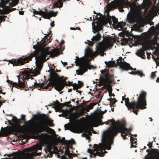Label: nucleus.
Masks as SVG:
<instances>
[{
    "instance_id": "11",
    "label": "nucleus",
    "mask_w": 159,
    "mask_h": 159,
    "mask_svg": "<svg viewBox=\"0 0 159 159\" xmlns=\"http://www.w3.org/2000/svg\"><path fill=\"white\" fill-rule=\"evenodd\" d=\"M117 65L119 66V68L122 71H128L132 68L129 64L124 61V59L122 57H120L117 60Z\"/></svg>"
},
{
    "instance_id": "6",
    "label": "nucleus",
    "mask_w": 159,
    "mask_h": 159,
    "mask_svg": "<svg viewBox=\"0 0 159 159\" xmlns=\"http://www.w3.org/2000/svg\"><path fill=\"white\" fill-rule=\"evenodd\" d=\"M146 95L147 93L145 92L142 91L138 98L137 102L133 101L130 102L129 98H125V105L129 110L132 109L133 112L137 115L140 109H143L146 108L145 106L147 105L146 99Z\"/></svg>"
},
{
    "instance_id": "2",
    "label": "nucleus",
    "mask_w": 159,
    "mask_h": 159,
    "mask_svg": "<svg viewBox=\"0 0 159 159\" xmlns=\"http://www.w3.org/2000/svg\"><path fill=\"white\" fill-rule=\"evenodd\" d=\"M60 54L59 49L54 48L50 51H48V48H46L45 50L41 52L38 56H36L35 53H31L30 55L26 57H20L18 59H12L10 62L12 64L13 66H18L24 65L26 63H28L29 61L31 60L33 57H35L36 64L37 68L40 71L42 67L43 61H45L49 59L48 57L46 58L48 55H50V57L53 58L57 57Z\"/></svg>"
},
{
    "instance_id": "22",
    "label": "nucleus",
    "mask_w": 159,
    "mask_h": 159,
    "mask_svg": "<svg viewBox=\"0 0 159 159\" xmlns=\"http://www.w3.org/2000/svg\"><path fill=\"white\" fill-rule=\"evenodd\" d=\"M30 72L27 70H25L23 72V78L24 79L28 80L32 78V75L30 74Z\"/></svg>"
},
{
    "instance_id": "17",
    "label": "nucleus",
    "mask_w": 159,
    "mask_h": 159,
    "mask_svg": "<svg viewBox=\"0 0 159 159\" xmlns=\"http://www.w3.org/2000/svg\"><path fill=\"white\" fill-rule=\"evenodd\" d=\"M127 20L129 23L134 24L136 22L137 17L134 14H130L127 16Z\"/></svg>"
},
{
    "instance_id": "44",
    "label": "nucleus",
    "mask_w": 159,
    "mask_h": 159,
    "mask_svg": "<svg viewBox=\"0 0 159 159\" xmlns=\"http://www.w3.org/2000/svg\"><path fill=\"white\" fill-rule=\"evenodd\" d=\"M32 86L36 88L37 87H40V84L37 83L36 82H35L34 83V84L32 85Z\"/></svg>"
},
{
    "instance_id": "63",
    "label": "nucleus",
    "mask_w": 159,
    "mask_h": 159,
    "mask_svg": "<svg viewBox=\"0 0 159 159\" xmlns=\"http://www.w3.org/2000/svg\"><path fill=\"white\" fill-rule=\"evenodd\" d=\"M112 98H109V99H107V100H108V101H110L111 102V101H112Z\"/></svg>"
},
{
    "instance_id": "45",
    "label": "nucleus",
    "mask_w": 159,
    "mask_h": 159,
    "mask_svg": "<svg viewBox=\"0 0 159 159\" xmlns=\"http://www.w3.org/2000/svg\"><path fill=\"white\" fill-rule=\"evenodd\" d=\"M68 141H70V142L69 143H70L68 144V145H67V146H69L70 145L72 144H74L75 142V140L73 139H72L71 140H69Z\"/></svg>"
},
{
    "instance_id": "52",
    "label": "nucleus",
    "mask_w": 159,
    "mask_h": 159,
    "mask_svg": "<svg viewBox=\"0 0 159 159\" xmlns=\"http://www.w3.org/2000/svg\"><path fill=\"white\" fill-rule=\"evenodd\" d=\"M61 159H69L67 158L65 155H62Z\"/></svg>"
},
{
    "instance_id": "51",
    "label": "nucleus",
    "mask_w": 159,
    "mask_h": 159,
    "mask_svg": "<svg viewBox=\"0 0 159 159\" xmlns=\"http://www.w3.org/2000/svg\"><path fill=\"white\" fill-rule=\"evenodd\" d=\"M136 71H132L130 72L129 73L130 74H131V75H136Z\"/></svg>"
},
{
    "instance_id": "24",
    "label": "nucleus",
    "mask_w": 159,
    "mask_h": 159,
    "mask_svg": "<svg viewBox=\"0 0 159 159\" xmlns=\"http://www.w3.org/2000/svg\"><path fill=\"white\" fill-rule=\"evenodd\" d=\"M65 155L68 156L69 159L72 158V154L70 152V151L68 147H67L66 149Z\"/></svg>"
},
{
    "instance_id": "1",
    "label": "nucleus",
    "mask_w": 159,
    "mask_h": 159,
    "mask_svg": "<svg viewBox=\"0 0 159 159\" xmlns=\"http://www.w3.org/2000/svg\"><path fill=\"white\" fill-rule=\"evenodd\" d=\"M39 116L40 119V120L37 122L34 127L32 128L30 126L32 120H30L26 121L25 116L22 115V120L24 122L25 125L21 126L19 125L18 126L7 127V128L8 129L7 130L4 129L2 131V132L5 135H7L9 134H13L14 133H23L24 130H25V131L32 134L38 135L39 137H41L47 135L46 134H44L43 133L39 134L42 132H48V130L53 131L52 129L48 127L54 126L53 120L49 118L48 116H47L45 114H40Z\"/></svg>"
},
{
    "instance_id": "47",
    "label": "nucleus",
    "mask_w": 159,
    "mask_h": 159,
    "mask_svg": "<svg viewBox=\"0 0 159 159\" xmlns=\"http://www.w3.org/2000/svg\"><path fill=\"white\" fill-rule=\"evenodd\" d=\"M112 101H111V103H113V104H115L117 101V100L115 98H112Z\"/></svg>"
},
{
    "instance_id": "32",
    "label": "nucleus",
    "mask_w": 159,
    "mask_h": 159,
    "mask_svg": "<svg viewBox=\"0 0 159 159\" xmlns=\"http://www.w3.org/2000/svg\"><path fill=\"white\" fill-rule=\"evenodd\" d=\"M136 75H138L141 77L145 76V75L143 73L142 71L139 70L136 71Z\"/></svg>"
},
{
    "instance_id": "62",
    "label": "nucleus",
    "mask_w": 159,
    "mask_h": 159,
    "mask_svg": "<svg viewBox=\"0 0 159 159\" xmlns=\"http://www.w3.org/2000/svg\"><path fill=\"white\" fill-rule=\"evenodd\" d=\"M113 104H114L111 102L110 103V107L112 108L113 107Z\"/></svg>"
},
{
    "instance_id": "36",
    "label": "nucleus",
    "mask_w": 159,
    "mask_h": 159,
    "mask_svg": "<svg viewBox=\"0 0 159 159\" xmlns=\"http://www.w3.org/2000/svg\"><path fill=\"white\" fill-rule=\"evenodd\" d=\"M152 149H151V150H150V149H147V150H146V152H149L150 153L151 155L149 156H148L147 157H146L145 158V159H146L148 157H150V156H157L158 157V158H159V155H154V154H153L152 152Z\"/></svg>"
},
{
    "instance_id": "38",
    "label": "nucleus",
    "mask_w": 159,
    "mask_h": 159,
    "mask_svg": "<svg viewBox=\"0 0 159 159\" xmlns=\"http://www.w3.org/2000/svg\"><path fill=\"white\" fill-rule=\"evenodd\" d=\"M7 82L9 84L13 85V87H16V85H17L16 82H14L12 81H11L9 80H7Z\"/></svg>"
},
{
    "instance_id": "19",
    "label": "nucleus",
    "mask_w": 159,
    "mask_h": 159,
    "mask_svg": "<svg viewBox=\"0 0 159 159\" xmlns=\"http://www.w3.org/2000/svg\"><path fill=\"white\" fill-rule=\"evenodd\" d=\"M146 50V49H145L141 48L137 51L136 54L138 56L144 59L146 57L145 55V51Z\"/></svg>"
},
{
    "instance_id": "43",
    "label": "nucleus",
    "mask_w": 159,
    "mask_h": 159,
    "mask_svg": "<svg viewBox=\"0 0 159 159\" xmlns=\"http://www.w3.org/2000/svg\"><path fill=\"white\" fill-rule=\"evenodd\" d=\"M157 71L152 72L151 74V78L152 79H154L156 76V73Z\"/></svg>"
},
{
    "instance_id": "39",
    "label": "nucleus",
    "mask_w": 159,
    "mask_h": 159,
    "mask_svg": "<svg viewBox=\"0 0 159 159\" xmlns=\"http://www.w3.org/2000/svg\"><path fill=\"white\" fill-rule=\"evenodd\" d=\"M7 127L6 128H3V127H2L1 129L2 130V131L0 133V137L2 136H8L9 134H8L7 135H5L2 132V131H3L4 129L5 130H7L8 129V128H7Z\"/></svg>"
},
{
    "instance_id": "35",
    "label": "nucleus",
    "mask_w": 159,
    "mask_h": 159,
    "mask_svg": "<svg viewBox=\"0 0 159 159\" xmlns=\"http://www.w3.org/2000/svg\"><path fill=\"white\" fill-rule=\"evenodd\" d=\"M78 84H74L76 85L77 86H78V88L80 89L81 88L82 86H83L84 84L83 82L80 81H78Z\"/></svg>"
},
{
    "instance_id": "26",
    "label": "nucleus",
    "mask_w": 159,
    "mask_h": 159,
    "mask_svg": "<svg viewBox=\"0 0 159 159\" xmlns=\"http://www.w3.org/2000/svg\"><path fill=\"white\" fill-rule=\"evenodd\" d=\"M126 25V23L123 22H118V23L116 25L117 28H120L121 29H122L123 28L124 26H125Z\"/></svg>"
},
{
    "instance_id": "27",
    "label": "nucleus",
    "mask_w": 159,
    "mask_h": 159,
    "mask_svg": "<svg viewBox=\"0 0 159 159\" xmlns=\"http://www.w3.org/2000/svg\"><path fill=\"white\" fill-rule=\"evenodd\" d=\"M50 38V37H49V38H48V37L47 36H44V39H46V40L47 39V40H45L43 42V46H45L50 42L51 41L49 40Z\"/></svg>"
},
{
    "instance_id": "23",
    "label": "nucleus",
    "mask_w": 159,
    "mask_h": 159,
    "mask_svg": "<svg viewBox=\"0 0 159 159\" xmlns=\"http://www.w3.org/2000/svg\"><path fill=\"white\" fill-rule=\"evenodd\" d=\"M101 38V34L99 33H98L96 35L93 37V41L94 42L99 41L100 40Z\"/></svg>"
},
{
    "instance_id": "10",
    "label": "nucleus",
    "mask_w": 159,
    "mask_h": 159,
    "mask_svg": "<svg viewBox=\"0 0 159 159\" xmlns=\"http://www.w3.org/2000/svg\"><path fill=\"white\" fill-rule=\"evenodd\" d=\"M60 77H63L62 79H57V83L55 87V89L60 92L62 90L65 86H72L73 84L72 82L69 81L68 82L66 81V79H63V77L61 76Z\"/></svg>"
},
{
    "instance_id": "7",
    "label": "nucleus",
    "mask_w": 159,
    "mask_h": 159,
    "mask_svg": "<svg viewBox=\"0 0 159 159\" xmlns=\"http://www.w3.org/2000/svg\"><path fill=\"white\" fill-rule=\"evenodd\" d=\"M76 58H78V59L75 61L76 66H80V69L76 70V74L78 75H83L85 72L88 71V69L91 70V69H94L93 66L90 65L88 62H85L82 63L81 61L78 57H76Z\"/></svg>"
},
{
    "instance_id": "53",
    "label": "nucleus",
    "mask_w": 159,
    "mask_h": 159,
    "mask_svg": "<svg viewBox=\"0 0 159 159\" xmlns=\"http://www.w3.org/2000/svg\"><path fill=\"white\" fill-rule=\"evenodd\" d=\"M40 84V87H42V88L45 85V84L44 83H41V84Z\"/></svg>"
},
{
    "instance_id": "15",
    "label": "nucleus",
    "mask_w": 159,
    "mask_h": 159,
    "mask_svg": "<svg viewBox=\"0 0 159 159\" xmlns=\"http://www.w3.org/2000/svg\"><path fill=\"white\" fill-rule=\"evenodd\" d=\"M45 19H50L52 16L55 17L57 16V12H54L52 11H48L46 9H45Z\"/></svg>"
},
{
    "instance_id": "30",
    "label": "nucleus",
    "mask_w": 159,
    "mask_h": 159,
    "mask_svg": "<svg viewBox=\"0 0 159 159\" xmlns=\"http://www.w3.org/2000/svg\"><path fill=\"white\" fill-rule=\"evenodd\" d=\"M72 115L74 116L75 119H77L80 117V114L79 112H73Z\"/></svg>"
},
{
    "instance_id": "12",
    "label": "nucleus",
    "mask_w": 159,
    "mask_h": 159,
    "mask_svg": "<svg viewBox=\"0 0 159 159\" xmlns=\"http://www.w3.org/2000/svg\"><path fill=\"white\" fill-rule=\"evenodd\" d=\"M53 102L54 103L52 104V105L53 106L52 107L55 108L56 112L58 111L61 112L62 108L64 106L67 107L71 106V105H69L71 103L70 101L66 102L64 103H60L58 100H56V102Z\"/></svg>"
},
{
    "instance_id": "13",
    "label": "nucleus",
    "mask_w": 159,
    "mask_h": 159,
    "mask_svg": "<svg viewBox=\"0 0 159 159\" xmlns=\"http://www.w3.org/2000/svg\"><path fill=\"white\" fill-rule=\"evenodd\" d=\"M6 2L4 1L0 3V7H2L3 9H0V14H7L10 12L14 11L16 10V8H10L9 6H6Z\"/></svg>"
},
{
    "instance_id": "29",
    "label": "nucleus",
    "mask_w": 159,
    "mask_h": 159,
    "mask_svg": "<svg viewBox=\"0 0 159 159\" xmlns=\"http://www.w3.org/2000/svg\"><path fill=\"white\" fill-rule=\"evenodd\" d=\"M60 140L61 142L64 144L66 145H67L68 144L70 143V141L67 140H66L64 137L62 138L61 139H60Z\"/></svg>"
},
{
    "instance_id": "9",
    "label": "nucleus",
    "mask_w": 159,
    "mask_h": 159,
    "mask_svg": "<svg viewBox=\"0 0 159 159\" xmlns=\"http://www.w3.org/2000/svg\"><path fill=\"white\" fill-rule=\"evenodd\" d=\"M101 72L100 80L101 82L103 84L109 83L111 79L113 78V75L110 74L109 72L106 70H102Z\"/></svg>"
},
{
    "instance_id": "42",
    "label": "nucleus",
    "mask_w": 159,
    "mask_h": 159,
    "mask_svg": "<svg viewBox=\"0 0 159 159\" xmlns=\"http://www.w3.org/2000/svg\"><path fill=\"white\" fill-rule=\"evenodd\" d=\"M76 84V83H74V84H73V85L72 86L73 87V89L74 90H76V91H78V89H79L78 88L79 87H78V86H77L76 85L74 84Z\"/></svg>"
},
{
    "instance_id": "21",
    "label": "nucleus",
    "mask_w": 159,
    "mask_h": 159,
    "mask_svg": "<svg viewBox=\"0 0 159 159\" xmlns=\"http://www.w3.org/2000/svg\"><path fill=\"white\" fill-rule=\"evenodd\" d=\"M32 12H33V13H34V16L35 14L39 15L42 16L43 18H45V16H44L45 15V11H43L42 10L40 9L39 10V11H36L34 9H33L32 10Z\"/></svg>"
},
{
    "instance_id": "16",
    "label": "nucleus",
    "mask_w": 159,
    "mask_h": 159,
    "mask_svg": "<svg viewBox=\"0 0 159 159\" xmlns=\"http://www.w3.org/2000/svg\"><path fill=\"white\" fill-rule=\"evenodd\" d=\"M128 3L124 1H120L116 3V5L118 7L120 11L123 12L124 10L123 8L125 7H127Z\"/></svg>"
},
{
    "instance_id": "5",
    "label": "nucleus",
    "mask_w": 159,
    "mask_h": 159,
    "mask_svg": "<svg viewBox=\"0 0 159 159\" xmlns=\"http://www.w3.org/2000/svg\"><path fill=\"white\" fill-rule=\"evenodd\" d=\"M106 131H104L102 136V143L98 145L94 144L93 145L94 150L89 149L87 152L90 154V157H95L96 156L102 157L106 152H103L105 149L110 150L111 148L112 144L110 140L109 139L107 134Z\"/></svg>"
},
{
    "instance_id": "58",
    "label": "nucleus",
    "mask_w": 159,
    "mask_h": 159,
    "mask_svg": "<svg viewBox=\"0 0 159 159\" xmlns=\"http://www.w3.org/2000/svg\"><path fill=\"white\" fill-rule=\"evenodd\" d=\"M50 25L52 27H53L54 26V21H53L51 23Z\"/></svg>"
},
{
    "instance_id": "46",
    "label": "nucleus",
    "mask_w": 159,
    "mask_h": 159,
    "mask_svg": "<svg viewBox=\"0 0 159 159\" xmlns=\"http://www.w3.org/2000/svg\"><path fill=\"white\" fill-rule=\"evenodd\" d=\"M147 146H148L149 149H152V143L149 142V143L147 144Z\"/></svg>"
},
{
    "instance_id": "49",
    "label": "nucleus",
    "mask_w": 159,
    "mask_h": 159,
    "mask_svg": "<svg viewBox=\"0 0 159 159\" xmlns=\"http://www.w3.org/2000/svg\"><path fill=\"white\" fill-rule=\"evenodd\" d=\"M109 96L110 97H111V96H112L113 97H114L115 96V94L114 93H111V92H109Z\"/></svg>"
},
{
    "instance_id": "56",
    "label": "nucleus",
    "mask_w": 159,
    "mask_h": 159,
    "mask_svg": "<svg viewBox=\"0 0 159 159\" xmlns=\"http://www.w3.org/2000/svg\"><path fill=\"white\" fill-rule=\"evenodd\" d=\"M155 29L156 30H158L159 31V24L157 25L156 26L155 28Z\"/></svg>"
},
{
    "instance_id": "34",
    "label": "nucleus",
    "mask_w": 159,
    "mask_h": 159,
    "mask_svg": "<svg viewBox=\"0 0 159 159\" xmlns=\"http://www.w3.org/2000/svg\"><path fill=\"white\" fill-rule=\"evenodd\" d=\"M91 133L90 131L87 130H86L85 132L83 133L81 135L83 137H86V138L88 137V134L89 133Z\"/></svg>"
},
{
    "instance_id": "8",
    "label": "nucleus",
    "mask_w": 159,
    "mask_h": 159,
    "mask_svg": "<svg viewBox=\"0 0 159 159\" xmlns=\"http://www.w3.org/2000/svg\"><path fill=\"white\" fill-rule=\"evenodd\" d=\"M50 80L49 83L45 86L43 88V89H47L48 87L52 85L54 87L55 89V87L57 83V79H62L63 77H60L58 74L54 71V70H52L50 73Z\"/></svg>"
},
{
    "instance_id": "37",
    "label": "nucleus",
    "mask_w": 159,
    "mask_h": 159,
    "mask_svg": "<svg viewBox=\"0 0 159 159\" xmlns=\"http://www.w3.org/2000/svg\"><path fill=\"white\" fill-rule=\"evenodd\" d=\"M112 20L113 24L115 25H116L118 23L117 19L114 16H113L112 17Z\"/></svg>"
},
{
    "instance_id": "48",
    "label": "nucleus",
    "mask_w": 159,
    "mask_h": 159,
    "mask_svg": "<svg viewBox=\"0 0 159 159\" xmlns=\"http://www.w3.org/2000/svg\"><path fill=\"white\" fill-rule=\"evenodd\" d=\"M5 21V19L3 17H1L0 16V23L2 22V21Z\"/></svg>"
},
{
    "instance_id": "40",
    "label": "nucleus",
    "mask_w": 159,
    "mask_h": 159,
    "mask_svg": "<svg viewBox=\"0 0 159 159\" xmlns=\"http://www.w3.org/2000/svg\"><path fill=\"white\" fill-rule=\"evenodd\" d=\"M105 20L106 22V24H107V23H111V16H109L106 18L105 19Z\"/></svg>"
},
{
    "instance_id": "25",
    "label": "nucleus",
    "mask_w": 159,
    "mask_h": 159,
    "mask_svg": "<svg viewBox=\"0 0 159 159\" xmlns=\"http://www.w3.org/2000/svg\"><path fill=\"white\" fill-rule=\"evenodd\" d=\"M64 127L66 129L68 130H70V129L71 127V126L70 125L69 123L68 124H65V125ZM70 130L74 133H78L76 130L74 128H73L72 129H70Z\"/></svg>"
},
{
    "instance_id": "55",
    "label": "nucleus",
    "mask_w": 159,
    "mask_h": 159,
    "mask_svg": "<svg viewBox=\"0 0 159 159\" xmlns=\"http://www.w3.org/2000/svg\"><path fill=\"white\" fill-rule=\"evenodd\" d=\"M146 54L147 55V58H149V57L150 56V55L151 54V53H148V52H146Z\"/></svg>"
},
{
    "instance_id": "28",
    "label": "nucleus",
    "mask_w": 159,
    "mask_h": 159,
    "mask_svg": "<svg viewBox=\"0 0 159 159\" xmlns=\"http://www.w3.org/2000/svg\"><path fill=\"white\" fill-rule=\"evenodd\" d=\"M114 63L115 62L113 61H110L108 62L105 61V63L106 65L109 67H113Z\"/></svg>"
},
{
    "instance_id": "61",
    "label": "nucleus",
    "mask_w": 159,
    "mask_h": 159,
    "mask_svg": "<svg viewBox=\"0 0 159 159\" xmlns=\"http://www.w3.org/2000/svg\"><path fill=\"white\" fill-rule=\"evenodd\" d=\"M64 43V41L63 40H62L61 41V44H62Z\"/></svg>"
},
{
    "instance_id": "54",
    "label": "nucleus",
    "mask_w": 159,
    "mask_h": 159,
    "mask_svg": "<svg viewBox=\"0 0 159 159\" xmlns=\"http://www.w3.org/2000/svg\"><path fill=\"white\" fill-rule=\"evenodd\" d=\"M79 113L80 114V116H83L84 115V113L83 111H81L80 112H79Z\"/></svg>"
},
{
    "instance_id": "31",
    "label": "nucleus",
    "mask_w": 159,
    "mask_h": 159,
    "mask_svg": "<svg viewBox=\"0 0 159 159\" xmlns=\"http://www.w3.org/2000/svg\"><path fill=\"white\" fill-rule=\"evenodd\" d=\"M11 121L15 123L20 124V120L15 116H13V118L11 119Z\"/></svg>"
},
{
    "instance_id": "59",
    "label": "nucleus",
    "mask_w": 159,
    "mask_h": 159,
    "mask_svg": "<svg viewBox=\"0 0 159 159\" xmlns=\"http://www.w3.org/2000/svg\"><path fill=\"white\" fill-rule=\"evenodd\" d=\"M67 64V63L66 62H64V63H63V65L65 66Z\"/></svg>"
},
{
    "instance_id": "57",
    "label": "nucleus",
    "mask_w": 159,
    "mask_h": 159,
    "mask_svg": "<svg viewBox=\"0 0 159 159\" xmlns=\"http://www.w3.org/2000/svg\"><path fill=\"white\" fill-rule=\"evenodd\" d=\"M19 14L21 15H23L24 14V11H19Z\"/></svg>"
},
{
    "instance_id": "4",
    "label": "nucleus",
    "mask_w": 159,
    "mask_h": 159,
    "mask_svg": "<svg viewBox=\"0 0 159 159\" xmlns=\"http://www.w3.org/2000/svg\"><path fill=\"white\" fill-rule=\"evenodd\" d=\"M113 46V39L111 37H105L103 40L98 43L96 46V49L94 52L89 48H87L85 51L84 56L87 58L93 56L97 57L100 55L101 56H104L106 53L104 52L108 49H110Z\"/></svg>"
},
{
    "instance_id": "14",
    "label": "nucleus",
    "mask_w": 159,
    "mask_h": 159,
    "mask_svg": "<svg viewBox=\"0 0 159 159\" xmlns=\"http://www.w3.org/2000/svg\"><path fill=\"white\" fill-rule=\"evenodd\" d=\"M18 79V83H17V85H16V88L17 89H22L28 87L27 85H26L25 82L24 80L23 79L22 80V81L20 80V76H17Z\"/></svg>"
},
{
    "instance_id": "50",
    "label": "nucleus",
    "mask_w": 159,
    "mask_h": 159,
    "mask_svg": "<svg viewBox=\"0 0 159 159\" xmlns=\"http://www.w3.org/2000/svg\"><path fill=\"white\" fill-rule=\"evenodd\" d=\"M7 122L9 124H10V125H13V123L11 122V120H7Z\"/></svg>"
},
{
    "instance_id": "3",
    "label": "nucleus",
    "mask_w": 159,
    "mask_h": 159,
    "mask_svg": "<svg viewBox=\"0 0 159 159\" xmlns=\"http://www.w3.org/2000/svg\"><path fill=\"white\" fill-rule=\"evenodd\" d=\"M109 122H111L112 125L111 126L108 130L105 131L107 132V135L110 140L111 143H113V140L115 137L119 133H121V135L124 139H127L126 136L128 135L129 132H130L131 128L127 129L126 127V122L124 120L119 121L118 120L116 121L114 119L108 120L105 122L106 125H108Z\"/></svg>"
},
{
    "instance_id": "18",
    "label": "nucleus",
    "mask_w": 159,
    "mask_h": 159,
    "mask_svg": "<svg viewBox=\"0 0 159 159\" xmlns=\"http://www.w3.org/2000/svg\"><path fill=\"white\" fill-rule=\"evenodd\" d=\"M152 152L153 154L159 156V150L157 149L152 150ZM146 159H159L158 157L156 156H152L148 157Z\"/></svg>"
},
{
    "instance_id": "20",
    "label": "nucleus",
    "mask_w": 159,
    "mask_h": 159,
    "mask_svg": "<svg viewBox=\"0 0 159 159\" xmlns=\"http://www.w3.org/2000/svg\"><path fill=\"white\" fill-rule=\"evenodd\" d=\"M96 26H94L95 30L93 29V30L96 31H98L102 30L103 27L102 22L99 20L97 21L96 22Z\"/></svg>"
},
{
    "instance_id": "64",
    "label": "nucleus",
    "mask_w": 159,
    "mask_h": 159,
    "mask_svg": "<svg viewBox=\"0 0 159 159\" xmlns=\"http://www.w3.org/2000/svg\"><path fill=\"white\" fill-rule=\"evenodd\" d=\"M156 81H157V82H159V77L157 78V79L156 80Z\"/></svg>"
},
{
    "instance_id": "60",
    "label": "nucleus",
    "mask_w": 159,
    "mask_h": 159,
    "mask_svg": "<svg viewBox=\"0 0 159 159\" xmlns=\"http://www.w3.org/2000/svg\"><path fill=\"white\" fill-rule=\"evenodd\" d=\"M70 29L71 30H75L76 29V28H75L74 27H70Z\"/></svg>"
},
{
    "instance_id": "33",
    "label": "nucleus",
    "mask_w": 159,
    "mask_h": 159,
    "mask_svg": "<svg viewBox=\"0 0 159 159\" xmlns=\"http://www.w3.org/2000/svg\"><path fill=\"white\" fill-rule=\"evenodd\" d=\"M135 139H137L136 138L135 139L132 136H131V137L130 138V142L131 143V148H132V147L135 148L136 147L135 146L133 145L134 141V140Z\"/></svg>"
},
{
    "instance_id": "41",
    "label": "nucleus",
    "mask_w": 159,
    "mask_h": 159,
    "mask_svg": "<svg viewBox=\"0 0 159 159\" xmlns=\"http://www.w3.org/2000/svg\"><path fill=\"white\" fill-rule=\"evenodd\" d=\"M95 105V104H93V103H90L88 106V110L87 111H89V109H91L93 108V107Z\"/></svg>"
}]
</instances>
